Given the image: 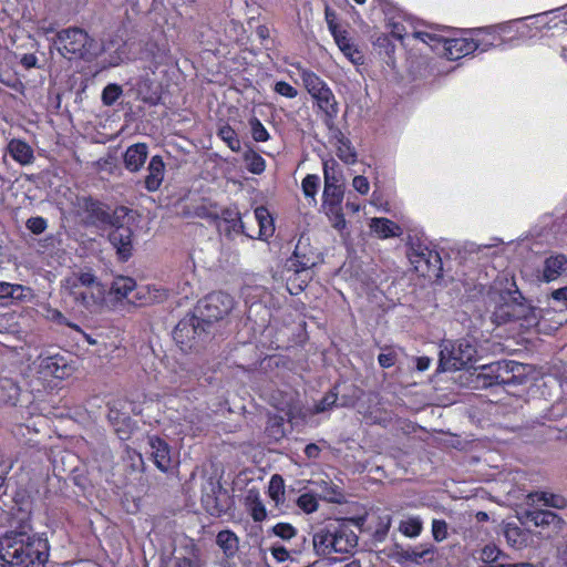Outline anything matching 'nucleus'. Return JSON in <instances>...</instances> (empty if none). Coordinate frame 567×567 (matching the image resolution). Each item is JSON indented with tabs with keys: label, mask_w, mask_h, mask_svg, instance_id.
Here are the masks:
<instances>
[{
	"label": "nucleus",
	"mask_w": 567,
	"mask_h": 567,
	"mask_svg": "<svg viewBox=\"0 0 567 567\" xmlns=\"http://www.w3.org/2000/svg\"><path fill=\"white\" fill-rule=\"evenodd\" d=\"M365 522L367 515L329 519L312 534L315 553L324 558L332 554L353 555L359 544L358 533Z\"/></svg>",
	"instance_id": "obj_1"
},
{
	"label": "nucleus",
	"mask_w": 567,
	"mask_h": 567,
	"mask_svg": "<svg viewBox=\"0 0 567 567\" xmlns=\"http://www.w3.org/2000/svg\"><path fill=\"white\" fill-rule=\"evenodd\" d=\"M47 538L25 532H10L0 537V567H44L49 558Z\"/></svg>",
	"instance_id": "obj_2"
},
{
	"label": "nucleus",
	"mask_w": 567,
	"mask_h": 567,
	"mask_svg": "<svg viewBox=\"0 0 567 567\" xmlns=\"http://www.w3.org/2000/svg\"><path fill=\"white\" fill-rule=\"evenodd\" d=\"M338 394L334 391H329L323 395L321 400L315 403V405L306 411L299 400V395L296 392L276 391L271 395V405L285 413L289 422L305 421L309 415H317L329 411L336 404Z\"/></svg>",
	"instance_id": "obj_3"
},
{
	"label": "nucleus",
	"mask_w": 567,
	"mask_h": 567,
	"mask_svg": "<svg viewBox=\"0 0 567 567\" xmlns=\"http://www.w3.org/2000/svg\"><path fill=\"white\" fill-rule=\"evenodd\" d=\"M298 70L303 86L315 101L318 110L324 115L327 123L332 122L339 112L338 102L332 90L317 73L306 69L301 63L293 64Z\"/></svg>",
	"instance_id": "obj_4"
},
{
	"label": "nucleus",
	"mask_w": 567,
	"mask_h": 567,
	"mask_svg": "<svg viewBox=\"0 0 567 567\" xmlns=\"http://www.w3.org/2000/svg\"><path fill=\"white\" fill-rule=\"evenodd\" d=\"M476 348L467 340H444L439 355L442 371H458L472 364L476 358Z\"/></svg>",
	"instance_id": "obj_5"
},
{
	"label": "nucleus",
	"mask_w": 567,
	"mask_h": 567,
	"mask_svg": "<svg viewBox=\"0 0 567 567\" xmlns=\"http://www.w3.org/2000/svg\"><path fill=\"white\" fill-rule=\"evenodd\" d=\"M60 54L69 60L84 59L91 50L93 39L78 27H70L56 32L53 41Z\"/></svg>",
	"instance_id": "obj_6"
},
{
	"label": "nucleus",
	"mask_w": 567,
	"mask_h": 567,
	"mask_svg": "<svg viewBox=\"0 0 567 567\" xmlns=\"http://www.w3.org/2000/svg\"><path fill=\"white\" fill-rule=\"evenodd\" d=\"M234 308V299L223 291H214L198 300L194 312L206 324L224 319Z\"/></svg>",
	"instance_id": "obj_7"
},
{
	"label": "nucleus",
	"mask_w": 567,
	"mask_h": 567,
	"mask_svg": "<svg viewBox=\"0 0 567 567\" xmlns=\"http://www.w3.org/2000/svg\"><path fill=\"white\" fill-rule=\"evenodd\" d=\"M205 330L206 324L195 312L187 313L175 326L173 338L176 343L179 344L182 350H192L195 347L197 339L205 332Z\"/></svg>",
	"instance_id": "obj_8"
},
{
	"label": "nucleus",
	"mask_w": 567,
	"mask_h": 567,
	"mask_svg": "<svg viewBox=\"0 0 567 567\" xmlns=\"http://www.w3.org/2000/svg\"><path fill=\"white\" fill-rule=\"evenodd\" d=\"M65 287L70 290V295L74 297V300L89 308L97 303V299L93 292H89L85 289L99 288L100 282L97 278L90 271L73 272L65 279Z\"/></svg>",
	"instance_id": "obj_9"
},
{
	"label": "nucleus",
	"mask_w": 567,
	"mask_h": 567,
	"mask_svg": "<svg viewBox=\"0 0 567 567\" xmlns=\"http://www.w3.org/2000/svg\"><path fill=\"white\" fill-rule=\"evenodd\" d=\"M525 312V305L518 301L511 291H504L499 295L498 301L492 312V321L496 326H502L524 318Z\"/></svg>",
	"instance_id": "obj_10"
},
{
	"label": "nucleus",
	"mask_w": 567,
	"mask_h": 567,
	"mask_svg": "<svg viewBox=\"0 0 567 567\" xmlns=\"http://www.w3.org/2000/svg\"><path fill=\"white\" fill-rule=\"evenodd\" d=\"M522 520L534 527H539L540 533H544L547 537L560 533L565 525L561 516L550 509L542 508L525 511L522 515Z\"/></svg>",
	"instance_id": "obj_11"
},
{
	"label": "nucleus",
	"mask_w": 567,
	"mask_h": 567,
	"mask_svg": "<svg viewBox=\"0 0 567 567\" xmlns=\"http://www.w3.org/2000/svg\"><path fill=\"white\" fill-rule=\"evenodd\" d=\"M547 12L536 14L534 17L514 19L511 21L502 22L496 24L498 30L499 40H502V47L505 45H515L520 40L525 39L528 35V25L526 24V20L536 19V22L545 25Z\"/></svg>",
	"instance_id": "obj_12"
},
{
	"label": "nucleus",
	"mask_w": 567,
	"mask_h": 567,
	"mask_svg": "<svg viewBox=\"0 0 567 567\" xmlns=\"http://www.w3.org/2000/svg\"><path fill=\"white\" fill-rule=\"evenodd\" d=\"M410 260L414 265L416 271L422 276L439 277L442 271V259L436 250L427 247H419L410 254Z\"/></svg>",
	"instance_id": "obj_13"
},
{
	"label": "nucleus",
	"mask_w": 567,
	"mask_h": 567,
	"mask_svg": "<svg viewBox=\"0 0 567 567\" xmlns=\"http://www.w3.org/2000/svg\"><path fill=\"white\" fill-rule=\"evenodd\" d=\"M290 262L291 268H293V274L287 279V289L290 295H298L303 291L308 285V276L302 278V274L309 270L315 265V261L306 256H301L299 247L297 246Z\"/></svg>",
	"instance_id": "obj_14"
},
{
	"label": "nucleus",
	"mask_w": 567,
	"mask_h": 567,
	"mask_svg": "<svg viewBox=\"0 0 567 567\" xmlns=\"http://www.w3.org/2000/svg\"><path fill=\"white\" fill-rule=\"evenodd\" d=\"M216 545L223 551V558L218 561L219 567H237L234 558L239 551V537L230 529L219 530L216 535Z\"/></svg>",
	"instance_id": "obj_15"
},
{
	"label": "nucleus",
	"mask_w": 567,
	"mask_h": 567,
	"mask_svg": "<svg viewBox=\"0 0 567 567\" xmlns=\"http://www.w3.org/2000/svg\"><path fill=\"white\" fill-rule=\"evenodd\" d=\"M133 237L134 233L131 227L120 226L109 233V240L115 248L120 261H127L133 256Z\"/></svg>",
	"instance_id": "obj_16"
},
{
	"label": "nucleus",
	"mask_w": 567,
	"mask_h": 567,
	"mask_svg": "<svg viewBox=\"0 0 567 567\" xmlns=\"http://www.w3.org/2000/svg\"><path fill=\"white\" fill-rule=\"evenodd\" d=\"M336 162L332 161V167L329 166V162H323V175H324V188L322 193V205L342 204L344 189L341 184L338 183V178L330 173L333 169Z\"/></svg>",
	"instance_id": "obj_17"
},
{
	"label": "nucleus",
	"mask_w": 567,
	"mask_h": 567,
	"mask_svg": "<svg viewBox=\"0 0 567 567\" xmlns=\"http://www.w3.org/2000/svg\"><path fill=\"white\" fill-rule=\"evenodd\" d=\"M148 443L155 466L163 473H167L173 467L171 446L165 440L158 436H151Z\"/></svg>",
	"instance_id": "obj_18"
},
{
	"label": "nucleus",
	"mask_w": 567,
	"mask_h": 567,
	"mask_svg": "<svg viewBox=\"0 0 567 567\" xmlns=\"http://www.w3.org/2000/svg\"><path fill=\"white\" fill-rule=\"evenodd\" d=\"M470 34L474 38L476 51L486 52L489 49L502 47L496 24L473 29Z\"/></svg>",
	"instance_id": "obj_19"
},
{
	"label": "nucleus",
	"mask_w": 567,
	"mask_h": 567,
	"mask_svg": "<svg viewBox=\"0 0 567 567\" xmlns=\"http://www.w3.org/2000/svg\"><path fill=\"white\" fill-rule=\"evenodd\" d=\"M476 52L474 38L472 34L464 38H449L444 55L452 61Z\"/></svg>",
	"instance_id": "obj_20"
},
{
	"label": "nucleus",
	"mask_w": 567,
	"mask_h": 567,
	"mask_svg": "<svg viewBox=\"0 0 567 567\" xmlns=\"http://www.w3.org/2000/svg\"><path fill=\"white\" fill-rule=\"evenodd\" d=\"M165 175V163L161 155H154L147 166V175L144 178V187L154 193L159 189Z\"/></svg>",
	"instance_id": "obj_21"
},
{
	"label": "nucleus",
	"mask_w": 567,
	"mask_h": 567,
	"mask_svg": "<svg viewBox=\"0 0 567 567\" xmlns=\"http://www.w3.org/2000/svg\"><path fill=\"white\" fill-rule=\"evenodd\" d=\"M148 156L146 143H135L128 146L123 155L124 166L132 173L138 172L145 164Z\"/></svg>",
	"instance_id": "obj_22"
},
{
	"label": "nucleus",
	"mask_w": 567,
	"mask_h": 567,
	"mask_svg": "<svg viewBox=\"0 0 567 567\" xmlns=\"http://www.w3.org/2000/svg\"><path fill=\"white\" fill-rule=\"evenodd\" d=\"M371 231L380 239L400 237L402 228L393 220L385 217H374L370 223Z\"/></svg>",
	"instance_id": "obj_23"
},
{
	"label": "nucleus",
	"mask_w": 567,
	"mask_h": 567,
	"mask_svg": "<svg viewBox=\"0 0 567 567\" xmlns=\"http://www.w3.org/2000/svg\"><path fill=\"white\" fill-rule=\"evenodd\" d=\"M7 151L20 165H29L34 161L32 147L23 140L12 138L7 145Z\"/></svg>",
	"instance_id": "obj_24"
},
{
	"label": "nucleus",
	"mask_w": 567,
	"mask_h": 567,
	"mask_svg": "<svg viewBox=\"0 0 567 567\" xmlns=\"http://www.w3.org/2000/svg\"><path fill=\"white\" fill-rule=\"evenodd\" d=\"M82 208L94 224L104 225L105 221L110 220V208L97 199L84 198Z\"/></svg>",
	"instance_id": "obj_25"
},
{
	"label": "nucleus",
	"mask_w": 567,
	"mask_h": 567,
	"mask_svg": "<svg viewBox=\"0 0 567 567\" xmlns=\"http://www.w3.org/2000/svg\"><path fill=\"white\" fill-rule=\"evenodd\" d=\"M567 269V257L565 255H555L545 259L543 268V278L546 282L556 280L563 271Z\"/></svg>",
	"instance_id": "obj_26"
},
{
	"label": "nucleus",
	"mask_w": 567,
	"mask_h": 567,
	"mask_svg": "<svg viewBox=\"0 0 567 567\" xmlns=\"http://www.w3.org/2000/svg\"><path fill=\"white\" fill-rule=\"evenodd\" d=\"M40 373L45 378L52 377L55 379H63L66 374V367L64 360L60 355L45 357L40 360Z\"/></svg>",
	"instance_id": "obj_27"
},
{
	"label": "nucleus",
	"mask_w": 567,
	"mask_h": 567,
	"mask_svg": "<svg viewBox=\"0 0 567 567\" xmlns=\"http://www.w3.org/2000/svg\"><path fill=\"white\" fill-rule=\"evenodd\" d=\"M220 216L221 219L228 225V231L243 234L247 237L254 238V236L247 233L245 223L241 219V214L238 210L237 206L234 205L223 208Z\"/></svg>",
	"instance_id": "obj_28"
},
{
	"label": "nucleus",
	"mask_w": 567,
	"mask_h": 567,
	"mask_svg": "<svg viewBox=\"0 0 567 567\" xmlns=\"http://www.w3.org/2000/svg\"><path fill=\"white\" fill-rule=\"evenodd\" d=\"M254 214L259 226L258 238L265 240L270 238L275 234V224L268 208L258 206Z\"/></svg>",
	"instance_id": "obj_29"
},
{
	"label": "nucleus",
	"mask_w": 567,
	"mask_h": 567,
	"mask_svg": "<svg viewBox=\"0 0 567 567\" xmlns=\"http://www.w3.org/2000/svg\"><path fill=\"white\" fill-rule=\"evenodd\" d=\"M413 38L427 44L433 51H441L444 53L449 38L433 31H414Z\"/></svg>",
	"instance_id": "obj_30"
},
{
	"label": "nucleus",
	"mask_w": 567,
	"mask_h": 567,
	"mask_svg": "<svg viewBox=\"0 0 567 567\" xmlns=\"http://www.w3.org/2000/svg\"><path fill=\"white\" fill-rule=\"evenodd\" d=\"M136 288V281L131 277L118 276L112 281L110 292L117 300L126 298Z\"/></svg>",
	"instance_id": "obj_31"
},
{
	"label": "nucleus",
	"mask_w": 567,
	"mask_h": 567,
	"mask_svg": "<svg viewBox=\"0 0 567 567\" xmlns=\"http://www.w3.org/2000/svg\"><path fill=\"white\" fill-rule=\"evenodd\" d=\"M310 484L316 486V492L320 493V497L327 502L337 503L343 496L341 489L332 482L321 480Z\"/></svg>",
	"instance_id": "obj_32"
},
{
	"label": "nucleus",
	"mask_w": 567,
	"mask_h": 567,
	"mask_svg": "<svg viewBox=\"0 0 567 567\" xmlns=\"http://www.w3.org/2000/svg\"><path fill=\"white\" fill-rule=\"evenodd\" d=\"M265 432L270 439L280 441L286 435L285 417L279 414H269Z\"/></svg>",
	"instance_id": "obj_33"
},
{
	"label": "nucleus",
	"mask_w": 567,
	"mask_h": 567,
	"mask_svg": "<svg viewBox=\"0 0 567 567\" xmlns=\"http://www.w3.org/2000/svg\"><path fill=\"white\" fill-rule=\"evenodd\" d=\"M330 33L332 34L337 45L342 51V53L353 61V54L358 53V51L351 43L348 37V32L341 28L334 30V27L330 25Z\"/></svg>",
	"instance_id": "obj_34"
},
{
	"label": "nucleus",
	"mask_w": 567,
	"mask_h": 567,
	"mask_svg": "<svg viewBox=\"0 0 567 567\" xmlns=\"http://www.w3.org/2000/svg\"><path fill=\"white\" fill-rule=\"evenodd\" d=\"M244 162L246 169L255 175H260L266 169V161L265 158L257 153L256 151L249 148L244 153Z\"/></svg>",
	"instance_id": "obj_35"
},
{
	"label": "nucleus",
	"mask_w": 567,
	"mask_h": 567,
	"mask_svg": "<svg viewBox=\"0 0 567 567\" xmlns=\"http://www.w3.org/2000/svg\"><path fill=\"white\" fill-rule=\"evenodd\" d=\"M322 208L324 209V213L334 229L343 230L347 227L342 204H336V206L332 204L322 205Z\"/></svg>",
	"instance_id": "obj_36"
},
{
	"label": "nucleus",
	"mask_w": 567,
	"mask_h": 567,
	"mask_svg": "<svg viewBox=\"0 0 567 567\" xmlns=\"http://www.w3.org/2000/svg\"><path fill=\"white\" fill-rule=\"evenodd\" d=\"M504 536L508 545L515 548H520L526 544L527 537L524 530L516 524H506L504 528Z\"/></svg>",
	"instance_id": "obj_37"
},
{
	"label": "nucleus",
	"mask_w": 567,
	"mask_h": 567,
	"mask_svg": "<svg viewBox=\"0 0 567 567\" xmlns=\"http://www.w3.org/2000/svg\"><path fill=\"white\" fill-rule=\"evenodd\" d=\"M268 495L276 505H282L285 503V481L281 475L274 474L270 477Z\"/></svg>",
	"instance_id": "obj_38"
},
{
	"label": "nucleus",
	"mask_w": 567,
	"mask_h": 567,
	"mask_svg": "<svg viewBox=\"0 0 567 567\" xmlns=\"http://www.w3.org/2000/svg\"><path fill=\"white\" fill-rule=\"evenodd\" d=\"M217 135L233 152H239L241 150L238 134L229 124L221 125L218 128Z\"/></svg>",
	"instance_id": "obj_39"
},
{
	"label": "nucleus",
	"mask_w": 567,
	"mask_h": 567,
	"mask_svg": "<svg viewBox=\"0 0 567 567\" xmlns=\"http://www.w3.org/2000/svg\"><path fill=\"white\" fill-rule=\"evenodd\" d=\"M247 505L249 514L254 522L260 523L266 519L267 511L264 503L260 501L258 495H248L247 496Z\"/></svg>",
	"instance_id": "obj_40"
},
{
	"label": "nucleus",
	"mask_w": 567,
	"mask_h": 567,
	"mask_svg": "<svg viewBox=\"0 0 567 567\" xmlns=\"http://www.w3.org/2000/svg\"><path fill=\"white\" fill-rule=\"evenodd\" d=\"M110 421L112 422L113 426H114V431L117 435V437L121 440V441H127L131 439V435H132V432H133V424H132V420L130 416L127 415H124L122 417V421L118 420V417L115 419V421H113V417L112 415L110 414Z\"/></svg>",
	"instance_id": "obj_41"
},
{
	"label": "nucleus",
	"mask_w": 567,
	"mask_h": 567,
	"mask_svg": "<svg viewBox=\"0 0 567 567\" xmlns=\"http://www.w3.org/2000/svg\"><path fill=\"white\" fill-rule=\"evenodd\" d=\"M131 210L125 206H117L112 213H110V220L105 221L104 225H109L112 227V229H116L117 227H130L128 220L130 216L128 214Z\"/></svg>",
	"instance_id": "obj_42"
},
{
	"label": "nucleus",
	"mask_w": 567,
	"mask_h": 567,
	"mask_svg": "<svg viewBox=\"0 0 567 567\" xmlns=\"http://www.w3.org/2000/svg\"><path fill=\"white\" fill-rule=\"evenodd\" d=\"M337 155L343 163L348 165H352L357 162V152L351 145V142L346 137L339 140Z\"/></svg>",
	"instance_id": "obj_43"
},
{
	"label": "nucleus",
	"mask_w": 567,
	"mask_h": 567,
	"mask_svg": "<svg viewBox=\"0 0 567 567\" xmlns=\"http://www.w3.org/2000/svg\"><path fill=\"white\" fill-rule=\"evenodd\" d=\"M297 506L306 514L315 513L319 507V501L315 493H302L296 501Z\"/></svg>",
	"instance_id": "obj_44"
},
{
	"label": "nucleus",
	"mask_w": 567,
	"mask_h": 567,
	"mask_svg": "<svg viewBox=\"0 0 567 567\" xmlns=\"http://www.w3.org/2000/svg\"><path fill=\"white\" fill-rule=\"evenodd\" d=\"M537 501L543 502L544 505L548 507H554L558 509H563L567 507V499L557 494L548 493V492H539L535 494Z\"/></svg>",
	"instance_id": "obj_45"
},
{
	"label": "nucleus",
	"mask_w": 567,
	"mask_h": 567,
	"mask_svg": "<svg viewBox=\"0 0 567 567\" xmlns=\"http://www.w3.org/2000/svg\"><path fill=\"white\" fill-rule=\"evenodd\" d=\"M251 137L255 142H267L270 140V134L265 127V125L261 123V121L256 117L251 116L248 121Z\"/></svg>",
	"instance_id": "obj_46"
},
{
	"label": "nucleus",
	"mask_w": 567,
	"mask_h": 567,
	"mask_svg": "<svg viewBox=\"0 0 567 567\" xmlns=\"http://www.w3.org/2000/svg\"><path fill=\"white\" fill-rule=\"evenodd\" d=\"M393 38L389 34H381L377 38L374 47L380 55H385L389 59H393L395 52V44Z\"/></svg>",
	"instance_id": "obj_47"
},
{
	"label": "nucleus",
	"mask_w": 567,
	"mask_h": 567,
	"mask_svg": "<svg viewBox=\"0 0 567 567\" xmlns=\"http://www.w3.org/2000/svg\"><path fill=\"white\" fill-rule=\"evenodd\" d=\"M399 529L406 537H416L421 534L423 525L419 517H409L401 522Z\"/></svg>",
	"instance_id": "obj_48"
},
{
	"label": "nucleus",
	"mask_w": 567,
	"mask_h": 567,
	"mask_svg": "<svg viewBox=\"0 0 567 567\" xmlns=\"http://www.w3.org/2000/svg\"><path fill=\"white\" fill-rule=\"evenodd\" d=\"M122 86L116 83L107 84L102 91V103L105 106H112L122 95Z\"/></svg>",
	"instance_id": "obj_49"
},
{
	"label": "nucleus",
	"mask_w": 567,
	"mask_h": 567,
	"mask_svg": "<svg viewBox=\"0 0 567 567\" xmlns=\"http://www.w3.org/2000/svg\"><path fill=\"white\" fill-rule=\"evenodd\" d=\"M320 185V178L316 174H308L301 182V188L306 197L315 198Z\"/></svg>",
	"instance_id": "obj_50"
},
{
	"label": "nucleus",
	"mask_w": 567,
	"mask_h": 567,
	"mask_svg": "<svg viewBox=\"0 0 567 567\" xmlns=\"http://www.w3.org/2000/svg\"><path fill=\"white\" fill-rule=\"evenodd\" d=\"M271 530L284 540L293 538L298 533L297 528L289 523H277Z\"/></svg>",
	"instance_id": "obj_51"
},
{
	"label": "nucleus",
	"mask_w": 567,
	"mask_h": 567,
	"mask_svg": "<svg viewBox=\"0 0 567 567\" xmlns=\"http://www.w3.org/2000/svg\"><path fill=\"white\" fill-rule=\"evenodd\" d=\"M23 286L9 282H0V298L20 299Z\"/></svg>",
	"instance_id": "obj_52"
},
{
	"label": "nucleus",
	"mask_w": 567,
	"mask_h": 567,
	"mask_svg": "<svg viewBox=\"0 0 567 567\" xmlns=\"http://www.w3.org/2000/svg\"><path fill=\"white\" fill-rule=\"evenodd\" d=\"M274 91L287 99H295L298 96V90L286 81H278L275 83Z\"/></svg>",
	"instance_id": "obj_53"
},
{
	"label": "nucleus",
	"mask_w": 567,
	"mask_h": 567,
	"mask_svg": "<svg viewBox=\"0 0 567 567\" xmlns=\"http://www.w3.org/2000/svg\"><path fill=\"white\" fill-rule=\"evenodd\" d=\"M27 228L34 235L42 234L47 227V219L41 216L30 217L25 223Z\"/></svg>",
	"instance_id": "obj_54"
},
{
	"label": "nucleus",
	"mask_w": 567,
	"mask_h": 567,
	"mask_svg": "<svg viewBox=\"0 0 567 567\" xmlns=\"http://www.w3.org/2000/svg\"><path fill=\"white\" fill-rule=\"evenodd\" d=\"M432 535L436 542H442L447 537V524L444 519H433Z\"/></svg>",
	"instance_id": "obj_55"
},
{
	"label": "nucleus",
	"mask_w": 567,
	"mask_h": 567,
	"mask_svg": "<svg viewBox=\"0 0 567 567\" xmlns=\"http://www.w3.org/2000/svg\"><path fill=\"white\" fill-rule=\"evenodd\" d=\"M174 567H202L199 550L194 548V558L189 557H176L174 561Z\"/></svg>",
	"instance_id": "obj_56"
},
{
	"label": "nucleus",
	"mask_w": 567,
	"mask_h": 567,
	"mask_svg": "<svg viewBox=\"0 0 567 567\" xmlns=\"http://www.w3.org/2000/svg\"><path fill=\"white\" fill-rule=\"evenodd\" d=\"M502 554H504V553L496 545H494V544L486 545L482 549V553H481L482 565L493 561Z\"/></svg>",
	"instance_id": "obj_57"
},
{
	"label": "nucleus",
	"mask_w": 567,
	"mask_h": 567,
	"mask_svg": "<svg viewBox=\"0 0 567 567\" xmlns=\"http://www.w3.org/2000/svg\"><path fill=\"white\" fill-rule=\"evenodd\" d=\"M390 33L393 39L402 41L406 35V28L402 22L392 21L390 22Z\"/></svg>",
	"instance_id": "obj_58"
},
{
	"label": "nucleus",
	"mask_w": 567,
	"mask_h": 567,
	"mask_svg": "<svg viewBox=\"0 0 567 567\" xmlns=\"http://www.w3.org/2000/svg\"><path fill=\"white\" fill-rule=\"evenodd\" d=\"M352 186L361 195H367L370 190V183H369L368 178L362 175H358V176L353 177Z\"/></svg>",
	"instance_id": "obj_59"
},
{
	"label": "nucleus",
	"mask_w": 567,
	"mask_h": 567,
	"mask_svg": "<svg viewBox=\"0 0 567 567\" xmlns=\"http://www.w3.org/2000/svg\"><path fill=\"white\" fill-rule=\"evenodd\" d=\"M269 550H270L272 557L278 563H284V561H287L289 559V551H288V549L285 546L280 545V544H274L270 547Z\"/></svg>",
	"instance_id": "obj_60"
},
{
	"label": "nucleus",
	"mask_w": 567,
	"mask_h": 567,
	"mask_svg": "<svg viewBox=\"0 0 567 567\" xmlns=\"http://www.w3.org/2000/svg\"><path fill=\"white\" fill-rule=\"evenodd\" d=\"M378 362L380 364V367L382 368H391L395 364V354L390 352V353H380L378 355Z\"/></svg>",
	"instance_id": "obj_61"
},
{
	"label": "nucleus",
	"mask_w": 567,
	"mask_h": 567,
	"mask_svg": "<svg viewBox=\"0 0 567 567\" xmlns=\"http://www.w3.org/2000/svg\"><path fill=\"white\" fill-rule=\"evenodd\" d=\"M320 453L321 449L316 443H309L305 447V454L308 458H318Z\"/></svg>",
	"instance_id": "obj_62"
},
{
	"label": "nucleus",
	"mask_w": 567,
	"mask_h": 567,
	"mask_svg": "<svg viewBox=\"0 0 567 567\" xmlns=\"http://www.w3.org/2000/svg\"><path fill=\"white\" fill-rule=\"evenodd\" d=\"M508 561H509V557L507 555H505V554H502L501 556H498L493 561L487 563L485 565H482L481 567H492V566H495V567H507L508 566Z\"/></svg>",
	"instance_id": "obj_63"
},
{
	"label": "nucleus",
	"mask_w": 567,
	"mask_h": 567,
	"mask_svg": "<svg viewBox=\"0 0 567 567\" xmlns=\"http://www.w3.org/2000/svg\"><path fill=\"white\" fill-rule=\"evenodd\" d=\"M551 297L555 300L565 301L567 303V287L554 290Z\"/></svg>",
	"instance_id": "obj_64"
}]
</instances>
